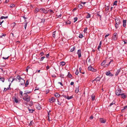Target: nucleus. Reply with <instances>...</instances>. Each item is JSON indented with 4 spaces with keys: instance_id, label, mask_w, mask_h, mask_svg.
<instances>
[{
    "instance_id": "nucleus-8",
    "label": "nucleus",
    "mask_w": 127,
    "mask_h": 127,
    "mask_svg": "<svg viewBox=\"0 0 127 127\" xmlns=\"http://www.w3.org/2000/svg\"><path fill=\"white\" fill-rule=\"evenodd\" d=\"M63 97L66 98L68 99H71L72 98H73V97L72 96H66L64 95H62Z\"/></svg>"
},
{
    "instance_id": "nucleus-45",
    "label": "nucleus",
    "mask_w": 127,
    "mask_h": 127,
    "mask_svg": "<svg viewBox=\"0 0 127 127\" xmlns=\"http://www.w3.org/2000/svg\"><path fill=\"white\" fill-rule=\"evenodd\" d=\"M41 56H42L44 55V53L43 52H40L39 54Z\"/></svg>"
},
{
    "instance_id": "nucleus-10",
    "label": "nucleus",
    "mask_w": 127,
    "mask_h": 127,
    "mask_svg": "<svg viewBox=\"0 0 127 127\" xmlns=\"http://www.w3.org/2000/svg\"><path fill=\"white\" fill-rule=\"evenodd\" d=\"M117 34L116 33H114V35L113 36L112 39L113 40H115L117 38Z\"/></svg>"
},
{
    "instance_id": "nucleus-25",
    "label": "nucleus",
    "mask_w": 127,
    "mask_h": 127,
    "mask_svg": "<svg viewBox=\"0 0 127 127\" xmlns=\"http://www.w3.org/2000/svg\"><path fill=\"white\" fill-rule=\"evenodd\" d=\"M102 41H100V42L98 46V47L97 48V49L99 50V49L101 47V45L102 44Z\"/></svg>"
},
{
    "instance_id": "nucleus-40",
    "label": "nucleus",
    "mask_w": 127,
    "mask_h": 127,
    "mask_svg": "<svg viewBox=\"0 0 127 127\" xmlns=\"http://www.w3.org/2000/svg\"><path fill=\"white\" fill-rule=\"evenodd\" d=\"M118 2V1L117 0H116L114 2L113 5H117V2Z\"/></svg>"
},
{
    "instance_id": "nucleus-27",
    "label": "nucleus",
    "mask_w": 127,
    "mask_h": 127,
    "mask_svg": "<svg viewBox=\"0 0 127 127\" xmlns=\"http://www.w3.org/2000/svg\"><path fill=\"white\" fill-rule=\"evenodd\" d=\"M76 48V47L74 46L73 47L70 49V51L71 52H73L74 51L75 49Z\"/></svg>"
},
{
    "instance_id": "nucleus-58",
    "label": "nucleus",
    "mask_w": 127,
    "mask_h": 127,
    "mask_svg": "<svg viewBox=\"0 0 127 127\" xmlns=\"http://www.w3.org/2000/svg\"><path fill=\"white\" fill-rule=\"evenodd\" d=\"M58 83L60 84L61 86H63V84L62 83L59 82Z\"/></svg>"
},
{
    "instance_id": "nucleus-55",
    "label": "nucleus",
    "mask_w": 127,
    "mask_h": 127,
    "mask_svg": "<svg viewBox=\"0 0 127 127\" xmlns=\"http://www.w3.org/2000/svg\"><path fill=\"white\" fill-rule=\"evenodd\" d=\"M8 58H9V56H8V57H7L6 58H5V57H2V58L3 59L5 60H6V59H8Z\"/></svg>"
},
{
    "instance_id": "nucleus-29",
    "label": "nucleus",
    "mask_w": 127,
    "mask_h": 127,
    "mask_svg": "<svg viewBox=\"0 0 127 127\" xmlns=\"http://www.w3.org/2000/svg\"><path fill=\"white\" fill-rule=\"evenodd\" d=\"M55 96L57 97H58L60 96V95L58 93H56L55 94Z\"/></svg>"
},
{
    "instance_id": "nucleus-52",
    "label": "nucleus",
    "mask_w": 127,
    "mask_h": 127,
    "mask_svg": "<svg viewBox=\"0 0 127 127\" xmlns=\"http://www.w3.org/2000/svg\"><path fill=\"white\" fill-rule=\"evenodd\" d=\"M57 17L58 18H61V17L62 16V15L61 14H60V15H57Z\"/></svg>"
},
{
    "instance_id": "nucleus-51",
    "label": "nucleus",
    "mask_w": 127,
    "mask_h": 127,
    "mask_svg": "<svg viewBox=\"0 0 127 127\" xmlns=\"http://www.w3.org/2000/svg\"><path fill=\"white\" fill-rule=\"evenodd\" d=\"M37 108L38 110L41 109V107L40 106H39V105L37 107Z\"/></svg>"
},
{
    "instance_id": "nucleus-50",
    "label": "nucleus",
    "mask_w": 127,
    "mask_h": 127,
    "mask_svg": "<svg viewBox=\"0 0 127 127\" xmlns=\"http://www.w3.org/2000/svg\"><path fill=\"white\" fill-rule=\"evenodd\" d=\"M79 73V71L78 70V69H77L76 70V71L75 73V74L76 75H77Z\"/></svg>"
},
{
    "instance_id": "nucleus-38",
    "label": "nucleus",
    "mask_w": 127,
    "mask_h": 127,
    "mask_svg": "<svg viewBox=\"0 0 127 127\" xmlns=\"http://www.w3.org/2000/svg\"><path fill=\"white\" fill-rule=\"evenodd\" d=\"M17 79L16 78H12V81H11V83L12 82L14 81H17Z\"/></svg>"
},
{
    "instance_id": "nucleus-22",
    "label": "nucleus",
    "mask_w": 127,
    "mask_h": 127,
    "mask_svg": "<svg viewBox=\"0 0 127 127\" xmlns=\"http://www.w3.org/2000/svg\"><path fill=\"white\" fill-rule=\"evenodd\" d=\"M79 91V86L77 87L76 88V89L75 90V92L76 93H77Z\"/></svg>"
},
{
    "instance_id": "nucleus-9",
    "label": "nucleus",
    "mask_w": 127,
    "mask_h": 127,
    "mask_svg": "<svg viewBox=\"0 0 127 127\" xmlns=\"http://www.w3.org/2000/svg\"><path fill=\"white\" fill-rule=\"evenodd\" d=\"M49 102L51 103H53L55 102V99L54 97H52L49 99Z\"/></svg>"
},
{
    "instance_id": "nucleus-34",
    "label": "nucleus",
    "mask_w": 127,
    "mask_h": 127,
    "mask_svg": "<svg viewBox=\"0 0 127 127\" xmlns=\"http://www.w3.org/2000/svg\"><path fill=\"white\" fill-rule=\"evenodd\" d=\"M58 102V104L59 105H61L62 103H63V101H61V102L59 101L58 99H57Z\"/></svg>"
},
{
    "instance_id": "nucleus-19",
    "label": "nucleus",
    "mask_w": 127,
    "mask_h": 127,
    "mask_svg": "<svg viewBox=\"0 0 127 127\" xmlns=\"http://www.w3.org/2000/svg\"><path fill=\"white\" fill-rule=\"evenodd\" d=\"M126 20H124L123 21V26L125 27L126 26Z\"/></svg>"
},
{
    "instance_id": "nucleus-32",
    "label": "nucleus",
    "mask_w": 127,
    "mask_h": 127,
    "mask_svg": "<svg viewBox=\"0 0 127 127\" xmlns=\"http://www.w3.org/2000/svg\"><path fill=\"white\" fill-rule=\"evenodd\" d=\"M7 18H8V17L7 16H5V17L2 16L1 17L0 19H7Z\"/></svg>"
},
{
    "instance_id": "nucleus-42",
    "label": "nucleus",
    "mask_w": 127,
    "mask_h": 127,
    "mask_svg": "<svg viewBox=\"0 0 127 127\" xmlns=\"http://www.w3.org/2000/svg\"><path fill=\"white\" fill-rule=\"evenodd\" d=\"M67 76L68 77H69L70 78L72 77V75L69 72L68 73V74L67 75Z\"/></svg>"
},
{
    "instance_id": "nucleus-18",
    "label": "nucleus",
    "mask_w": 127,
    "mask_h": 127,
    "mask_svg": "<svg viewBox=\"0 0 127 127\" xmlns=\"http://www.w3.org/2000/svg\"><path fill=\"white\" fill-rule=\"evenodd\" d=\"M20 95L19 96L20 98H22L23 96V92L22 91H20L19 93Z\"/></svg>"
},
{
    "instance_id": "nucleus-33",
    "label": "nucleus",
    "mask_w": 127,
    "mask_h": 127,
    "mask_svg": "<svg viewBox=\"0 0 127 127\" xmlns=\"http://www.w3.org/2000/svg\"><path fill=\"white\" fill-rule=\"evenodd\" d=\"M53 37L55 38L56 37V31L53 32Z\"/></svg>"
},
{
    "instance_id": "nucleus-47",
    "label": "nucleus",
    "mask_w": 127,
    "mask_h": 127,
    "mask_svg": "<svg viewBox=\"0 0 127 127\" xmlns=\"http://www.w3.org/2000/svg\"><path fill=\"white\" fill-rule=\"evenodd\" d=\"M96 15L97 17H99L100 18H101V15H100L99 14V12H97V13Z\"/></svg>"
},
{
    "instance_id": "nucleus-6",
    "label": "nucleus",
    "mask_w": 127,
    "mask_h": 127,
    "mask_svg": "<svg viewBox=\"0 0 127 127\" xmlns=\"http://www.w3.org/2000/svg\"><path fill=\"white\" fill-rule=\"evenodd\" d=\"M121 92V90L120 89L117 90L115 91V94L117 95H120Z\"/></svg>"
},
{
    "instance_id": "nucleus-53",
    "label": "nucleus",
    "mask_w": 127,
    "mask_h": 127,
    "mask_svg": "<svg viewBox=\"0 0 127 127\" xmlns=\"http://www.w3.org/2000/svg\"><path fill=\"white\" fill-rule=\"evenodd\" d=\"M12 80V77H10L9 79H8V81H11Z\"/></svg>"
},
{
    "instance_id": "nucleus-15",
    "label": "nucleus",
    "mask_w": 127,
    "mask_h": 127,
    "mask_svg": "<svg viewBox=\"0 0 127 127\" xmlns=\"http://www.w3.org/2000/svg\"><path fill=\"white\" fill-rule=\"evenodd\" d=\"M11 84H10L9 85V86L8 87V88H4V90L3 91V92H5L7 90H10V85H11Z\"/></svg>"
},
{
    "instance_id": "nucleus-44",
    "label": "nucleus",
    "mask_w": 127,
    "mask_h": 127,
    "mask_svg": "<svg viewBox=\"0 0 127 127\" xmlns=\"http://www.w3.org/2000/svg\"><path fill=\"white\" fill-rule=\"evenodd\" d=\"M45 58V56L42 57L40 58V61H42Z\"/></svg>"
},
{
    "instance_id": "nucleus-56",
    "label": "nucleus",
    "mask_w": 127,
    "mask_h": 127,
    "mask_svg": "<svg viewBox=\"0 0 127 127\" xmlns=\"http://www.w3.org/2000/svg\"><path fill=\"white\" fill-rule=\"evenodd\" d=\"M27 23L26 22V23L25 25L24 26V27H25V29H26V27H27Z\"/></svg>"
},
{
    "instance_id": "nucleus-31",
    "label": "nucleus",
    "mask_w": 127,
    "mask_h": 127,
    "mask_svg": "<svg viewBox=\"0 0 127 127\" xmlns=\"http://www.w3.org/2000/svg\"><path fill=\"white\" fill-rule=\"evenodd\" d=\"M15 6V4H11L10 5V7L11 8H13V7H14Z\"/></svg>"
},
{
    "instance_id": "nucleus-60",
    "label": "nucleus",
    "mask_w": 127,
    "mask_h": 127,
    "mask_svg": "<svg viewBox=\"0 0 127 127\" xmlns=\"http://www.w3.org/2000/svg\"><path fill=\"white\" fill-rule=\"evenodd\" d=\"M109 9V7L107 6L106 8H105L106 10H108Z\"/></svg>"
},
{
    "instance_id": "nucleus-46",
    "label": "nucleus",
    "mask_w": 127,
    "mask_h": 127,
    "mask_svg": "<svg viewBox=\"0 0 127 127\" xmlns=\"http://www.w3.org/2000/svg\"><path fill=\"white\" fill-rule=\"evenodd\" d=\"M78 18L77 17H75L73 19L74 20V23L77 20Z\"/></svg>"
},
{
    "instance_id": "nucleus-11",
    "label": "nucleus",
    "mask_w": 127,
    "mask_h": 127,
    "mask_svg": "<svg viewBox=\"0 0 127 127\" xmlns=\"http://www.w3.org/2000/svg\"><path fill=\"white\" fill-rule=\"evenodd\" d=\"M99 122L102 123H104L106 122V120L103 118H100L99 119Z\"/></svg>"
},
{
    "instance_id": "nucleus-62",
    "label": "nucleus",
    "mask_w": 127,
    "mask_h": 127,
    "mask_svg": "<svg viewBox=\"0 0 127 127\" xmlns=\"http://www.w3.org/2000/svg\"><path fill=\"white\" fill-rule=\"evenodd\" d=\"M86 2H83L82 1H81V3L82 4H83L84 5L86 3Z\"/></svg>"
},
{
    "instance_id": "nucleus-14",
    "label": "nucleus",
    "mask_w": 127,
    "mask_h": 127,
    "mask_svg": "<svg viewBox=\"0 0 127 127\" xmlns=\"http://www.w3.org/2000/svg\"><path fill=\"white\" fill-rule=\"evenodd\" d=\"M120 95H121V97L123 99L127 97V95L124 93L121 94Z\"/></svg>"
},
{
    "instance_id": "nucleus-3",
    "label": "nucleus",
    "mask_w": 127,
    "mask_h": 127,
    "mask_svg": "<svg viewBox=\"0 0 127 127\" xmlns=\"http://www.w3.org/2000/svg\"><path fill=\"white\" fill-rule=\"evenodd\" d=\"M115 21L116 22L115 26L116 28H117L119 27V25L121 23V22L118 18L116 19Z\"/></svg>"
},
{
    "instance_id": "nucleus-16",
    "label": "nucleus",
    "mask_w": 127,
    "mask_h": 127,
    "mask_svg": "<svg viewBox=\"0 0 127 127\" xmlns=\"http://www.w3.org/2000/svg\"><path fill=\"white\" fill-rule=\"evenodd\" d=\"M91 97L92 98V101H94L95 100V95L93 94L91 95Z\"/></svg>"
},
{
    "instance_id": "nucleus-49",
    "label": "nucleus",
    "mask_w": 127,
    "mask_h": 127,
    "mask_svg": "<svg viewBox=\"0 0 127 127\" xmlns=\"http://www.w3.org/2000/svg\"><path fill=\"white\" fill-rule=\"evenodd\" d=\"M111 60L110 62L108 64H106L105 65V67H106L107 66H108L111 63Z\"/></svg>"
},
{
    "instance_id": "nucleus-26",
    "label": "nucleus",
    "mask_w": 127,
    "mask_h": 127,
    "mask_svg": "<svg viewBox=\"0 0 127 127\" xmlns=\"http://www.w3.org/2000/svg\"><path fill=\"white\" fill-rule=\"evenodd\" d=\"M120 71H121L120 69H119L117 70V71L116 72V73L115 74V75L116 76L118 74V73L120 72Z\"/></svg>"
},
{
    "instance_id": "nucleus-24",
    "label": "nucleus",
    "mask_w": 127,
    "mask_h": 127,
    "mask_svg": "<svg viewBox=\"0 0 127 127\" xmlns=\"http://www.w3.org/2000/svg\"><path fill=\"white\" fill-rule=\"evenodd\" d=\"M83 6L81 4H79L78 5V8L81 9L82 8Z\"/></svg>"
},
{
    "instance_id": "nucleus-35",
    "label": "nucleus",
    "mask_w": 127,
    "mask_h": 127,
    "mask_svg": "<svg viewBox=\"0 0 127 127\" xmlns=\"http://www.w3.org/2000/svg\"><path fill=\"white\" fill-rule=\"evenodd\" d=\"M5 79L3 77H1L0 79V81H1L2 82H4Z\"/></svg>"
},
{
    "instance_id": "nucleus-4",
    "label": "nucleus",
    "mask_w": 127,
    "mask_h": 127,
    "mask_svg": "<svg viewBox=\"0 0 127 127\" xmlns=\"http://www.w3.org/2000/svg\"><path fill=\"white\" fill-rule=\"evenodd\" d=\"M40 11L41 12L44 13L45 14H46L48 13V11L47 10L44 8H42L39 9Z\"/></svg>"
},
{
    "instance_id": "nucleus-5",
    "label": "nucleus",
    "mask_w": 127,
    "mask_h": 127,
    "mask_svg": "<svg viewBox=\"0 0 127 127\" xmlns=\"http://www.w3.org/2000/svg\"><path fill=\"white\" fill-rule=\"evenodd\" d=\"M88 69L89 70L93 72H95L97 71V70L93 68L91 65H90L88 67Z\"/></svg>"
},
{
    "instance_id": "nucleus-28",
    "label": "nucleus",
    "mask_w": 127,
    "mask_h": 127,
    "mask_svg": "<svg viewBox=\"0 0 127 127\" xmlns=\"http://www.w3.org/2000/svg\"><path fill=\"white\" fill-rule=\"evenodd\" d=\"M29 85V81L28 80H27L26 83L25 84V87H27L28 85Z\"/></svg>"
},
{
    "instance_id": "nucleus-7",
    "label": "nucleus",
    "mask_w": 127,
    "mask_h": 127,
    "mask_svg": "<svg viewBox=\"0 0 127 127\" xmlns=\"http://www.w3.org/2000/svg\"><path fill=\"white\" fill-rule=\"evenodd\" d=\"M81 49H79L78 50L77 53L78 55V58H80L81 57Z\"/></svg>"
},
{
    "instance_id": "nucleus-64",
    "label": "nucleus",
    "mask_w": 127,
    "mask_h": 127,
    "mask_svg": "<svg viewBox=\"0 0 127 127\" xmlns=\"http://www.w3.org/2000/svg\"><path fill=\"white\" fill-rule=\"evenodd\" d=\"M74 83L73 82H71L70 83V85H73L74 84Z\"/></svg>"
},
{
    "instance_id": "nucleus-20",
    "label": "nucleus",
    "mask_w": 127,
    "mask_h": 127,
    "mask_svg": "<svg viewBox=\"0 0 127 127\" xmlns=\"http://www.w3.org/2000/svg\"><path fill=\"white\" fill-rule=\"evenodd\" d=\"M35 13H37L39 11H40L39 9L37 8H36L34 10Z\"/></svg>"
},
{
    "instance_id": "nucleus-23",
    "label": "nucleus",
    "mask_w": 127,
    "mask_h": 127,
    "mask_svg": "<svg viewBox=\"0 0 127 127\" xmlns=\"http://www.w3.org/2000/svg\"><path fill=\"white\" fill-rule=\"evenodd\" d=\"M87 15L86 16V18H90L91 17V15L89 13H87Z\"/></svg>"
},
{
    "instance_id": "nucleus-54",
    "label": "nucleus",
    "mask_w": 127,
    "mask_h": 127,
    "mask_svg": "<svg viewBox=\"0 0 127 127\" xmlns=\"http://www.w3.org/2000/svg\"><path fill=\"white\" fill-rule=\"evenodd\" d=\"M127 108V105L125 106L124 108H123V109L122 110H124L125 109Z\"/></svg>"
},
{
    "instance_id": "nucleus-37",
    "label": "nucleus",
    "mask_w": 127,
    "mask_h": 127,
    "mask_svg": "<svg viewBox=\"0 0 127 127\" xmlns=\"http://www.w3.org/2000/svg\"><path fill=\"white\" fill-rule=\"evenodd\" d=\"M78 37L80 38H82L83 37V36L82 34L80 33Z\"/></svg>"
},
{
    "instance_id": "nucleus-36",
    "label": "nucleus",
    "mask_w": 127,
    "mask_h": 127,
    "mask_svg": "<svg viewBox=\"0 0 127 127\" xmlns=\"http://www.w3.org/2000/svg\"><path fill=\"white\" fill-rule=\"evenodd\" d=\"M65 23L67 24H70L71 23V22L69 20L65 22Z\"/></svg>"
},
{
    "instance_id": "nucleus-2",
    "label": "nucleus",
    "mask_w": 127,
    "mask_h": 127,
    "mask_svg": "<svg viewBox=\"0 0 127 127\" xmlns=\"http://www.w3.org/2000/svg\"><path fill=\"white\" fill-rule=\"evenodd\" d=\"M16 78L18 80L19 82H21V81H22V83H21L20 85H24L25 84V80L24 79L22 78L21 77L20 75H18L16 77Z\"/></svg>"
},
{
    "instance_id": "nucleus-21",
    "label": "nucleus",
    "mask_w": 127,
    "mask_h": 127,
    "mask_svg": "<svg viewBox=\"0 0 127 127\" xmlns=\"http://www.w3.org/2000/svg\"><path fill=\"white\" fill-rule=\"evenodd\" d=\"M106 74L107 76H110L111 75V73L110 71L109 70L106 71Z\"/></svg>"
},
{
    "instance_id": "nucleus-48",
    "label": "nucleus",
    "mask_w": 127,
    "mask_h": 127,
    "mask_svg": "<svg viewBox=\"0 0 127 127\" xmlns=\"http://www.w3.org/2000/svg\"><path fill=\"white\" fill-rule=\"evenodd\" d=\"M33 122L32 121H31L30 122V123L29 124V126H32V124H33Z\"/></svg>"
},
{
    "instance_id": "nucleus-30",
    "label": "nucleus",
    "mask_w": 127,
    "mask_h": 127,
    "mask_svg": "<svg viewBox=\"0 0 127 127\" xmlns=\"http://www.w3.org/2000/svg\"><path fill=\"white\" fill-rule=\"evenodd\" d=\"M0 71L1 72H2L3 73H4V72L5 71V70L3 68H0Z\"/></svg>"
},
{
    "instance_id": "nucleus-12",
    "label": "nucleus",
    "mask_w": 127,
    "mask_h": 127,
    "mask_svg": "<svg viewBox=\"0 0 127 127\" xmlns=\"http://www.w3.org/2000/svg\"><path fill=\"white\" fill-rule=\"evenodd\" d=\"M100 78L99 77H97L96 78L92 81V82H96V83L97 82L99 81L100 80Z\"/></svg>"
},
{
    "instance_id": "nucleus-17",
    "label": "nucleus",
    "mask_w": 127,
    "mask_h": 127,
    "mask_svg": "<svg viewBox=\"0 0 127 127\" xmlns=\"http://www.w3.org/2000/svg\"><path fill=\"white\" fill-rule=\"evenodd\" d=\"M60 66H63L65 65V62L64 61L61 62H60Z\"/></svg>"
},
{
    "instance_id": "nucleus-43",
    "label": "nucleus",
    "mask_w": 127,
    "mask_h": 127,
    "mask_svg": "<svg viewBox=\"0 0 127 127\" xmlns=\"http://www.w3.org/2000/svg\"><path fill=\"white\" fill-rule=\"evenodd\" d=\"M48 11L49 12H51V14L54 13V12H53V11L52 10L49 9L48 10Z\"/></svg>"
},
{
    "instance_id": "nucleus-61",
    "label": "nucleus",
    "mask_w": 127,
    "mask_h": 127,
    "mask_svg": "<svg viewBox=\"0 0 127 127\" xmlns=\"http://www.w3.org/2000/svg\"><path fill=\"white\" fill-rule=\"evenodd\" d=\"M49 56V54H48L46 55V57L47 58H48Z\"/></svg>"
},
{
    "instance_id": "nucleus-1",
    "label": "nucleus",
    "mask_w": 127,
    "mask_h": 127,
    "mask_svg": "<svg viewBox=\"0 0 127 127\" xmlns=\"http://www.w3.org/2000/svg\"><path fill=\"white\" fill-rule=\"evenodd\" d=\"M24 100L26 101L27 103L30 101L31 99V97L30 96H28L27 93H24L23 96L22 98Z\"/></svg>"
},
{
    "instance_id": "nucleus-39",
    "label": "nucleus",
    "mask_w": 127,
    "mask_h": 127,
    "mask_svg": "<svg viewBox=\"0 0 127 127\" xmlns=\"http://www.w3.org/2000/svg\"><path fill=\"white\" fill-rule=\"evenodd\" d=\"M105 63V60H104L101 64V66H103L104 65Z\"/></svg>"
},
{
    "instance_id": "nucleus-41",
    "label": "nucleus",
    "mask_w": 127,
    "mask_h": 127,
    "mask_svg": "<svg viewBox=\"0 0 127 127\" xmlns=\"http://www.w3.org/2000/svg\"><path fill=\"white\" fill-rule=\"evenodd\" d=\"M28 109L30 113H32L33 111H34V110L30 109L29 108H28Z\"/></svg>"
},
{
    "instance_id": "nucleus-63",
    "label": "nucleus",
    "mask_w": 127,
    "mask_h": 127,
    "mask_svg": "<svg viewBox=\"0 0 127 127\" xmlns=\"http://www.w3.org/2000/svg\"><path fill=\"white\" fill-rule=\"evenodd\" d=\"M49 66L48 65L47 66H46V69L47 70H48V69H49Z\"/></svg>"
},
{
    "instance_id": "nucleus-59",
    "label": "nucleus",
    "mask_w": 127,
    "mask_h": 127,
    "mask_svg": "<svg viewBox=\"0 0 127 127\" xmlns=\"http://www.w3.org/2000/svg\"><path fill=\"white\" fill-rule=\"evenodd\" d=\"M87 28H85L84 30V32H85L87 30Z\"/></svg>"
},
{
    "instance_id": "nucleus-57",
    "label": "nucleus",
    "mask_w": 127,
    "mask_h": 127,
    "mask_svg": "<svg viewBox=\"0 0 127 127\" xmlns=\"http://www.w3.org/2000/svg\"><path fill=\"white\" fill-rule=\"evenodd\" d=\"M94 117L93 116H91L90 117V120H92L93 119Z\"/></svg>"
},
{
    "instance_id": "nucleus-13",
    "label": "nucleus",
    "mask_w": 127,
    "mask_h": 127,
    "mask_svg": "<svg viewBox=\"0 0 127 127\" xmlns=\"http://www.w3.org/2000/svg\"><path fill=\"white\" fill-rule=\"evenodd\" d=\"M14 101L16 103H19L20 101V100H18L16 97L14 96Z\"/></svg>"
}]
</instances>
